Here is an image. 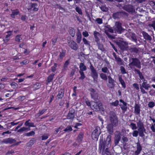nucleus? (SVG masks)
I'll list each match as a JSON object with an SVG mask.
<instances>
[{"label":"nucleus","instance_id":"1","mask_svg":"<svg viewBox=\"0 0 155 155\" xmlns=\"http://www.w3.org/2000/svg\"><path fill=\"white\" fill-rule=\"evenodd\" d=\"M108 116L109 123L107 124L106 129L109 134L113 135L114 128L118 125L119 120L115 112L113 111L109 112Z\"/></svg>","mask_w":155,"mask_h":155},{"label":"nucleus","instance_id":"2","mask_svg":"<svg viewBox=\"0 0 155 155\" xmlns=\"http://www.w3.org/2000/svg\"><path fill=\"white\" fill-rule=\"evenodd\" d=\"M113 42L118 45L122 51L127 50L128 43L127 42L123 41V39L122 38H119L117 40H114Z\"/></svg>","mask_w":155,"mask_h":155},{"label":"nucleus","instance_id":"3","mask_svg":"<svg viewBox=\"0 0 155 155\" xmlns=\"http://www.w3.org/2000/svg\"><path fill=\"white\" fill-rule=\"evenodd\" d=\"M114 30V33L120 34L124 32L127 31L126 29L123 28L122 26V24L120 21H116L115 25L113 27Z\"/></svg>","mask_w":155,"mask_h":155},{"label":"nucleus","instance_id":"4","mask_svg":"<svg viewBox=\"0 0 155 155\" xmlns=\"http://www.w3.org/2000/svg\"><path fill=\"white\" fill-rule=\"evenodd\" d=\"M16 140L15 139L9 137L4 139L1 141V143L5 144L9 143L10 144L14 143L13 144L10 146L11 147H12L14 146H18L21 142V141H20L16 143Z\"/></svg>","mask_w":155,"mask_h":155},{"label":"nucleus","instance_id":"5","mask_svg":"<svg viewBox=\"0 0 155 155\" xmlns=\"http://www.w3.org/2000/svg\"><path fill=\"white\" fill-rule=\"evenodd\" d=\"M90 64H91L90 69L91 70V76L93 78L94 82L97 83L98 82L97 78L98 77L97 72L91 62Z\"/></svg>","mask_w":155,"mask_h":155},{"label":"nucleus","instance_id":"6","mask_svg":"<svg viewBox=\"0 0 155 155\" xmlns=\"http://www.w3.org/2000/svg\"><path fill=\"white\" fill-rule=\"evenodd\" d=\"M104 28H105V33L108 38L110 39H115V35H112L108 32L111 33L114 32V28H112L109 25L104 26Z\"/></svg>","mask_w":155,"mask_h":155},{"label":"nucleus","instance_id":"7","mask_svg":"<svg viewBox=\"0 0 155 155\" xmlns=\"http://www.w3.org/2000/svg\"><path fill=\"white\" fill-rule=\"evenodd\" d=\"M131 62L129 64L130 67L135 66L138 68H141V63L139 59L137 58H132L130 59V61H131Z\"/></svg>","mask_w":155,"mask_h":155},{"label":"nucleus","instance_id":"8","mask_svg":"<svg viewBox=\"0 0 155 155\" xmlns=\"http://www.w3.org/2000/svg\"><path fill=\"white\" fill-rule=\"evenodd\" d=\"M111 137L110 135H108L106 139V140L100 141L99 150L100 152L101 151L103 146H108L110 143L111 140Z\"/></svg>","mask_w":155,"mask_h":155},{"label":"nucleus","instance_id":"9","mask_svg":"<svg viewBox=\"0 0 155 155\" xmlns=\"http://www.w3.org/2000/svg\"><path fill=\"white\" fill-rule=\"evenodd\" d=\"M101 133L100 128L99 127H96L92 133L91 137L92 139L97 141L98 140V137Z\"/></svg>","mask_w":155,"mask_h":155},{"label":"nucleus","instance_id":"10","mask_svg":"<svg viewBox=\"0 0 155 155\" xmlns=\"http://www.w3.org/2000/svg\"><path fill=\"white\" fill-rule=\"evenodd\" d=\"M122 134L119 131H116L114 133V143L115 146L118 145L119 142L121 138Z\"/></svg>","mask_w":155,"mask_h":155},{"label":"nucleus","instance_id":"11","mask_svg":"<svg viewBox=\"0 0 155 155\" xmlns=\"http://www.w3.org/2000/svg\"><path fill=\"white\" fill-rule=\"evenodd\" d=\"M75 114V110L73 108L70 109L67 116V119L73 120Z\"/></svg>","mask_w":155,"mask_h":155},{"label":"nucleus","instance_id":"12","mask_svg":"<svg viewBox=\"0 0 155 155\" xmlns=\"http://www.w3.org/2000/svg\"><path fill=\"white\" fill-rule=\"evenodd\" d=\"M123 8L128 12H134L135 11L134 6L130 5H125Z\"/></svg>","mask_w":155,"mask_h":155},{"label":"nucleus","instance_id":"13","mask_svg":"<svg viewBox=\"0 0 155 155\" xmlns=\"http://www.w3.org/2000/svg\"><path fill=\"white\" fill-rule=\"evenodd\" d=\"M69 46L72 49L75 51L77 50L78 48V46L77 44L74 41H70L68 42Z\"/></svg>","mask_w":155,"mask_h":155},{"label":"nucleus","instance_id":"14","mask_svg":"<svg viewBox=\"0 0 155 155\" xmlns=\"http://www.w3.org/2000/svg\"><path fill=\"white\" fill-rule=\"evenodd\" d=\"M88 90L91 92L90 94L91 97L94 99V100H97L98 95L97 93H95V90L92 88H90L88 89Z\"/></svg>","mask_w":155,"mask_h":155},{"label":"nucleus","instance_id":"15","mask_svg":"<svg viewBox=\"0 0 155 155\" xmlns=\"http://www.w3.org/2000/svg\"><path fill=\"white\" fill-rule=\"evenodd\" d=\"M108 82L110 84L108 85V86L110 88H113L115 86V81L110 76H108Z\"/></svg>","mask_w":155,"mask_h":155},{"label":"nucleus","instance_id":"16","mask_svg":"<svg viewBox=\"0 0 155 155\" xmlns=\"http://www.w3.org/2000/svg\"><path fill=\"white\" fill-rule=\"evenodd\" d=\"M140 104L135 103L134 106V113L136 115H138L140 114Z\"/></svg>","mask_w":155,"mask_h":155},{"label":"nucleus","instance_id":"17","mask_svg":"<svg viewBox=\"0 0 155 155\" xmlns=\"http://www.w3.org/2000/svg\"><path fill=\"white\" fill-rule=\"evenodd\" d=\"M137 125L138 130H143L144 131H146V129L144 127V124L140 120L137 123Z\"/></svg>","mask_w":155,"mask_h":155},{"label":"nucleus","instance_id":"18","mask_svg":"<svg viewBox=\"0 0 155 155\" xmlns=\"http://www.w3.org/2000/svg\"><path fill=\"white\" fill-rule=\"evenodd\" d=\"M64 91L63 89H61L58 91V94L57 96V99H62L64 96Z\"/></svg>","mask_w":155,"mask_h":155},{"label":"nucleus","instance_id":"19","mask_svg":"<svg viewBox=\"0 0 155 155\" xmlns=\"http://www.w3.org/2000/svg\"><path fill=\"white\" fill-rule=\"evenodd\" d=\"M142 34L144 38L145 39L149 41H151L152 40V38L146 32L143 31Z\"/></svg>","mask_w":155,"mask_h":155},{"label":"nucleus","instance_id":"20","mask_svg":"<svg viewBox=\"0 0 155 155\" xmlns=\"http://www.w3.org/2000/svg\"><path fill=\"white\" fill-rule=\"evenodd\" d=\"M122 143H123V147H124L127 144L128 139L127 137L125 136V135H123L122 138Z\"/></svg>","mask_w":155,"mask_h":155},{"label":"nucleus","instance_id":"21","mask_svg":"<svg viewBox=\"0 0 155 155\" xmlns=\"http://www.w3.org/2000/svg\"><path fill=\"white\" fill-rule=\"evenodd\" d=\"M76 35L77 36L76 41L78 43H80L81 40V34L80 30L78 29V32L76 34Z\"/></svg>","mask_w":155,"mask_h":155},{"label":"nucleus","instance_id":"22","mask_svg":"<svg viewBox=\"0 0 155 155\" xmlns=\"http://www.w3.org/2000/svg\"><path fill=\"white\" fill-rule=\"evenodd\" d=\"M84 136V134L82 132H81L79 133L77 137V140L78 143H81L82 140L83 139V137Z\"/></svg>","mask_w":155,"mask_h":155},{"label":"nucleus","instance_id":"23","mask_svg":"<svg viewBox=\"0 0 155 155\" xmlns=\"http://www.w3.org/2000/svg\"><path fill=\"white\" fill-rule=\"evenodd\" d=\"M68 32L72 37H74L75 35V31L74 28L69 27L68 28Z\"/></svg>","mask_w":155,"mask_h":155},{"label":"nucleus","instance_id":"24","mask_svg":"<svg viewBox=\"0 0 155 155\" xmlns=\"http://www.w3.org/2000/svg\"><path fill=\"white\" fill-rule=\"evenodd\" d=\"M94 35L95 38V41L96 42L99 41V39L97 36H100V34L99 33L96 31H95L94 32Z\"/></svg>","mask_w":155,"mask_h":155},{"label":"nucleus","instance_id":"25","mask_svg":"<svg viewBox=\"0 0 155 155\" xmlns=\"http://www.w3.org/2000/svg\"><path fill=\"white\" fill-rule=\"evenodd\" d=\"M139 48L136 47L131 48L129 49V50L131 52H134L136 54H138L139 51Z\"/></svg>","mask_w":155,"mask_h":155},{"label":"nucleus","instance_id":"26","mask_svg":"<svg viewBox=\"0 0 155 155\" xmlns=\"http://www.w3.org/2000/svg\"><path fill=\"white\" fill-rule=\"evenodd\" d=\"M19 12L18 10L17 9L15 10H14L12 12V14L11 15V17L12 18H15V16L17 15Z\"/></svg>","mask_w":155,"mask_h":155},{"label":"nucleus","instance_id":"27","mask_svg":"<svg viewBox=\"0 0 155 155\" xmlns=\"http://www.w3.org/2000/svg\"><path fill=\"white\" fill-rule=\"evenodd\" d=\"M94 101L96 102V104H97V105L100 110H101L103 111L104 108L103 107L102 104L97 99V100H95Z\"/></svg>","mask_w":155,"mask_h":155},{"label":"nucleus","instance_id":"28","mask_svg":"<svg viewBox=\"0 0 155 155\" xmlns=\"http://www.w3.org/2000/svg\"><path fill=\"white\" fill-rule=\"evenodd\" d=\"M96 42L97 43V45L99 49L101 50L102 51L105 50V49L104 48L103 45V44H101L99 41Z\"/></svg>","mask_w":155,"mask_h":155},{"label":"nucleus","instance_id":"29","mask_svg":"<svg viewBox=\"0 0 155 155\" xmlns=\"http://www.w3.org/2000/svg\"><path fill=\"white\" fill-rule=\"evenodd\" d=\"M120 15V13L119 12H117L114 13L112 15V17L114 19L119 18Z\"/></svg>","mask_w":155,"mask_h":155},{"label":"nucleus","instance_id":"30","mask_svg":"<svg viewBox=\"0 0 155 155\" xmlns=\"http://www.w3.org/2000/svg\"><path fill=\"white\" fill-rule=\"evenodd\" d=\"M119 81L120 82L121 84L123 87L124 88H125L126 87V84L124 81L123 80L121 76H120L119 77Z\"/></svg>","mask_w":155,"mask_h":155},{"label":"nucleus","instance_id":"31","mask_svg":"<svg viewBox=\"0 0 155 155\" xmlns=\"http://www.w3.org/2000/svg\"><path fill=\"white\" fill-rule=\"evenodd\" d=\"M79 67L80 70L82 71H86L87 69V68L83 63H81L80 64Z\"/></svg>","mask_w":155,"mask_h":155},{"label":"nucleus","instance_id":"32","mask_svg":"<svg viewBox=\"0 0 155 155\" xmlns=\"http://www.w3.org/2000/svg\"><path fill=\"white\" fill-rule=\"evenodd\" d=\"M36 141V140L35 139L30 140L28 143L27 144V146L28 147H31L33 144Z\"/></svg>","mask_w":155,"mask_h":155},{"label":"nucleus","instance_id":"33","mask_svg":"<svg viewBox=\"0 0 155 155\" xmlns=\"http://www.w3.org/2000/svg\"><path fill=\"white\" fill-rule=\"evenodd\" d=\"M54 75V74H52L49 75L47 78L46 81L48 83L50 82L53 80Z\"/></svg>","mask_w":155,"mask_h":155},{"label":"nucleus","instance_id":"34","mask_svg":"<svg viewBox=\"0 0 155 155\" xmlns=\"http://www.w3.org/2000/svg\"><path fill=\"white\" fill-rule=\"evenodd\" d=\"M30 120L26 121L25 124L26 126H28L29 127H35V126L34 125V123H29L28 122Z\"/></svg>","mask_w":155,"mask_h":155},{"label":"nucleus","instance_id":"35","mask_svg":"<svg viewBox=\"0 0 155 155\" xmlns=\"http://www.w3.org/2000/svg\"><path fill=\"white\" fill-rule=\"evenodd\" d=\"M137 131L138 132L139 135L142 137H143L144 136V134L143 133H146V131H144L143 130H138Z\"/></svg>","mask_w":155,"mask_h":155},{"label":"nucleus","instance_id":"36","mask_svg":"<svg viewBox=\"0 0 155 155\" xmlns=\"http://www.w3.org/2000/svg\"><path fill=\"white\" fill-rule=\"evenodd\" d=\"M27 130H30V128L29 127H23L18 130L17 132L21 133Z\"/></svg>","mask_w":155,"mask_h":155},{"label":"nucleus","instance_id":"37","mask_svg":"<svg viewBox=\"0 0 155 155\" xmlns=\"http://www.w3.org/2000/svg\"><path fill=\"white\" fill-rule=\"evenodd\" d=\"M79 72L81 76L79 78V79L83 80L85 78V76L84 75V72L83 71L80 70Z\"/></svg>","mask_w":155,"mask_h":155},{"label":"nucleus","instance_id":"38","mask_svg":"<svg viewBox=\"0 0 155 155\" xmlns=\"http://www.w3.org/2000/svg\"><path fill=\"white\" fill-rule=\"evenodd\" d=\"M119 65H121L123 60L119 57H117L115 58Z\"/></svg>","mask_w":155,"mask_h":155},{"label":"nucleus","instance_id":"39","mask_svg":"<svg viewBox=\"0 0 155 155\" xmlns=\"http://www.w3.org/2000/svg\"><path fill=\"white\" fill-rule=\"evenodd\" d=\"M131 38L132 41H135L136 43H137V39L135 34L134 33H132Z\"/></svg>","mask_w":155,"mask_h":155},{"label":"nucleus","instance_id":"40","mask_svg":"<svg viewBox=\"0 0 155 155\" xmlns=\"http://www.w3.org/2000/svg\"><path fill=\"white\" fill-rule=\"evenodd\" d=\"M65 54V51L63 50H62V51L60 52V53L59 54V57L61 59L62 58L64 57Z\"/></svg>","mask_w":155,"mask_h":155},{"label":"nucleus","instance_id":"41","mask_svg":"<svg viewBox=\"0 0 155 155\" xmlns=\"http://www.w3.org/2000/svg\"><path fill=\"white\" fill-rule=\"evenodd\" d=\"M93 107H94L93 108L94 109L93 110H94L96 111H99L101 110L96 103V104H94Z\"/></svg>","mask_w":155,"mask_h":155},{"label":"nucleus","instance_id":"42","mask_svg":"<svg viewBox=\"0 0 155 155\" xmlns=\"http://www.w3.org/2000/svg\"><path fill=\"white\" fill-rule=\"evenodd\" d=\"M72 130L71 126L68 125L66 128L64 130L65 132H69Z\"/></svg>","mask_w":155,"mask_h":155},{"label":"nucleus","instance_id":"43","mask_svg":"<svg viewBox=\"0 0 155 155\" xmlns=\"http://www.w3.org/2000/svg\"><path fill=\"white\" fill-rule=\"evenodd\" d=\"M120 106L121 109L122 110V112L124 113L126 111H127V107L122 105V104L120 105Z\"/></svg>","mask_w":155,"mask_h":155},{"label":"nucleus","instance_id":"44","mask_svg":"<svg viewBox=\"0 0 155 155\" xmlns=\"http://www.w3.org/2000/svg\"><path fill=\"white\" fill-rule=\"evenodd\" d=\"M100 8L104 12H106L108 10V8L105 5L101 6Z\"/></svg>","mask_w":155,"mask_h":155},{"label":"nucleus","instance_id":"45","mask_svg":"<svg viewBox=\"0 0 155 155\" xmlns=\"http://www.w3.org/2000/svg\"><path fill=\"white\" fill-rule=\"evenodd\" d=\"M101 78L103 80L106 81L107 80V78L106 75L104 73H101L100 74Z\"/></svg>","mask_w":155,"mask_h":155},{"label":"nucleus","instance_id":"46","mask_svg":"<svg viewBox=\"0 0 155 155\" xmlns=\"http://www.w3.org/2000/svg\"><path fill=\"white\" fill-rule=\"evenodd\" d=\"M69 60H68L65 62L64 65L63 69L66 70L68 68V66L69 64Z\"/></svg>","mask_w":155,"mask_h":155},{"label":"nucleus","instance_id":"47","mask_svg":"<svg viewBox=\"0 0 155 155\" xmlns=\"http://www.w3.org/2000/svg\"><path fill=\"white\" fill-rule=\"evenodd\" d=\"M148 107L150 108H152L155 106V103L153 101H150L148 104Z\"/></svg>","mask_w":155,"mask_h":155},{"label":"nucleus","instance_id":"48","mask_svg":"<svg viewBox=\"0 0 155 155\" xmlns=\"http://www.w3.org/2000/svg\"><path fill=\"white\" fill-rule=\"evenodd\" d=\"M35 134V132L33 131H32L31 132L27 133H26L24 134L25 135L27 136H31L34 135Z\"/></svg>","mask_w":155,"mask_h":155},{"label":"nucleus","instance_id":"49","mask_svg":"<svg viewBox=\"0 0 155 155\" xmlns=\"http://www.w3.org/2000/svg\"><path fill=\"white\" fill-rule=\"evenodd\" d=\"M130 126L132 130H136L137 129V127L136 124L132 122L131 123Z\"/></svg>","mask_w":155,"mask_h":155},{"label":"nucleus","instance_id":"50","mask_svg":"<svg viewBox=\"0 0 155 155\" xmlns=\"http://www.w3.org/2000/svg\"><path fill=\"white\" fill-rule=\"evenodd\" d=\"M10 85L14 89L18 87V85L17 84L14 82H12L10 84Z\"/></svg>","mask_w":155,"mask_h":155},{"label":"nucleus","instance_id":"51","mask_svg":"<svg viewBox=\"0 0 155 155\" xmlns=\"http://www.w3.org/2000/svg\"><path fill=\"white\" fill-rule=\"evenodd\" d=\"M41 84H40L37 83L34 84V87L35 90H37L39 89L41 87Z\"/></svg>","mask_w":155,"mask_h":155},{"label":"nucleus","instance_id":"52","mask_svg":"<svg viewBox=\"0 0 155 155\" xmlns=\"http://www.w3.org/2000/svg\"><path fill=\"white\" fill-rule=\"evenodd\" d=\"M76 11L78 12L80 15H82V12L81 10L78 7H77L75 8Z\"/></svg>","mask_w":155,"mask_h":155},{"label":"nucleus","instance_id":"53","mask_svg":"<svg viewBox=\"0 0 155 155\" xmlns=\"http://www.w3.org/2000/svg\"><path fill=\"white\" fill-rule=\"evenodd\" d=\"M137 150L141 151L142 149V148L139 142H138L137 143Z\"/></svg>","mask_w":155,"mask_h":155},{"label":"nucleus","instance_id":"54","mask_svg":"<svg viewBox=\"0 0 155 155\" xmlns=\"http://www.w3.org/2000/svg\"><path fill=\"white\" fill-rule=\"evenodd\" d=\"M21 36V35H18L15 36V41L17 42H20V38Z\"/></svg>","mask_w":155,"mask_h":155},{"label":"nucleus","instance_id":"55","mask_svg":"<svg viewBox=\"0 0 155 155\" xmlns=\"http://www.w3.org/2000/svg\"><path fill=\"white\" fill-rule=\"evenodd\" d=\"M120 70L122 74H123L127 73L125 68L123 66H121L120 67Z\"/></svg>","mask_w":155,"mask_h":155},{"label":"nucleus","instance_id":"56","mask_svg":"<svg viewBox=\"0 0 155 155\" xmlns=\"http://www.w3.org/2000/svg\"><path fill=\"white\" fill-rule=\"evenodd\" d=\"M83 41L84 43V44L86 45H88L89 46H90V44L89 43V41L87 40L85 38H83Z\"/></svg>","mask_w":155,"mask_h":155},{"label":"nucleus","instance_id":"57","mask_svg":"<svg viewBox=\"0 0 155 155\" xmlns=\"http://www.w3.org/2000/svg\"><path fill=\"white\" fill-rule=\"evenodd\" d=\"M57 38H54L52 39L51 42L52 43V45H55V43L57 41Z\"/></svg>","mask_w":155,"mask_h":155},{"label":"nucleus","instance_id":"58","mask_svg":"<svg viewBox=\"0 0 155 155\" xmlns=\"http://www.w3.org/2000/svg\"><path fill=\"white\" fill-rule=\"evenodd\" d=\"M101 71L104 73H107L108 71H109L108 68L107 67H104L102 68L101 69Z\"/></svg>","mask_w":155,"mask_h":155},{"label":"nucleus","instance_id":"59","mask_svg":"<svg viewBox=\"0 0 155 155\" xmlns=\"http://www.w3.org/2000/svg\"><path fill=\"white\" fill-rule=\"evenodd\" d=\"M118 101L117 100L114 102H113L111 103L110 104L115 106H117L118 104Z\"/></svg>","mask_w":155,"mask_h":155},{"label":"nucleus","instance_id":"60","mask_svg":"<svg viewBox=\"0 0 155 155\" xmlns=\"http://www.w3.org/2000/svg\"><path fill=\"white\" fill-rule=\"evenodd\" d=\"M150 27H152L153 28L154 30H155V20L152 21V24H150L149 25Z\"/></svg>","mask_w":155,"mask_h":155},{"label":"nucleus","instance_id":"61","mask_svg":"<svg viewBox=\"0 0 155 155\" xmlns=\"http://www.w3.org/2000/svg\"><path fill=\"white\" fill-rule=\"evenodd\" d=\"M105 153L107 155H112L111 153L109 151L108 149L107 148L105 150Z\"/></svg>","mask_w":155,"mask_h":155},{"label":"nucleus","instance_id":"62","mask_svg":"<svg viewBox=\"0 0 155 155\" xmlns=\"http://www.w3.org/2000/svg\"><path fill=\"white\" fill-rule=\"evenodd\" d=\"M96 21H97L98 24H101L102 23V20L100 18H97L96 19Z\"/></svg>","mask_w":155,"mask_h":155},{"label":"nucleus","instance_id":"63","mask_svg":"<svg viewBox=\"0 0 155 155\" xmlns=\"http://www.w3.org/2000/svg\"><path fill=\"white\" fill-rule=\"evenodd\" d=\"M138 132L137 130H134V131L132 135L133 136L137 137L138 135Z\"/></svg>","mask_w":155,"mask_h":155},{"label":"nucleus","instance_id":"64","mask_svg":"<svg viewBox=\"0 0 155 155\" xmlns=\"http://www.w3.org/2000/svg\"><path fill=\"white\" fill-rule=\"evenodd\" d=\"M62 127H63L62 126L60 127L58 129L55 130L54 133L57 134L59 131L62 129Z\"/></svg>","mask_w":155,"mask_h":155}]
</instances>
